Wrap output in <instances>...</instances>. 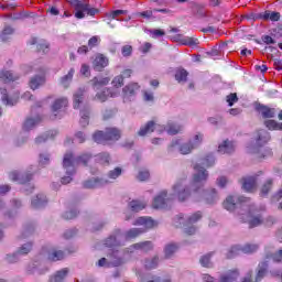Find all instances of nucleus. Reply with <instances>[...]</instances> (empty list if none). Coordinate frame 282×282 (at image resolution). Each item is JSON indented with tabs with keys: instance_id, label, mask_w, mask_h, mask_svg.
<instances>
[{
	"instance_id": "obj_5",
	"label": "nucleus",
	"mask_w": 282,
	"mask_h": 282,
	"mask_svg": "<svg viewBox=\"0 0 282 282\" xmlns=\"http://www.w3.org/2000/svg\"><path fill=\"white\" fill-rule=\"evenodd\" d=\"M204 141V134L197 133L188 142L182 141V139H175L169 147L170 153H175V151H180L182 155H188L192 153L194 149H197L199 144Z\"/></svg>"
},
{
	"instance_id": "obj_38",
	"label": "nucleus",
	"mask_w": 282,
	"mask_h": 282,
	"mask_svg": "<svg viewBox=\"0 0 282 282\" xmlns=\"http://www.w3.org/2000/svg\"><path fill=\"white\" fill-rule=\"evenodd\" d=\"M241 246H239V245H236V246H234V247H231L228 251H227V253H226V257L228 258V259H235V257H239V254H241Z\"/></svg>"
},
{
	"instance_id": "obj_28",
	"label": "nucleus",
	"mask_w": 282,
	"mask_h": 282,
	"mask_svg": "<svg viewBox=\"0 0 282 282\" xmlns=\"http://www.w3.org/2000/svg\"><path fill=\"white\" fill-rule=\"evenodd\" d=\"M256 109L262 116V118H274V109L268 108V106L259 104Z\"/></svg>"
},
{
	"instance_id": "obj_50",
	"label": "nucleus",
	"mask_w": 282,
	"mask_h": 282,
	"mask_svg": "<svg viewBox=\"0 0 282 282\" xmlns=\"http://www.w3.org/2000/svg\"><path fill=\"white\" fill-rule=\"evenodd\" d=\"M203 166H206L207 169L210 166H214L215 164V156L213 154H208L206 158L202 161Z\"/></svg>"
},
{
	"instance_id": "obj_56",
	"label": "nucleus",
	"mask_w": 282,
	"mask_h": 282,
	"mask_svg": "<svg viewBox=\"0 0 282 282\" xmlns=\"http://www.w3.org/2000/svg\"><path fill=\"white\" fill-rule=\"evenodd\" d=\"M141 282H160V278L151 274L140 275Z\"/></svg>"
},
{
	"instance_id": "obj_26",
	"label": "nucleus",
	"mask_w": 282,
	"mask_h": 282,
	"mask_svg": "<svg viewBox=\"0 0 282 282\" xmlns=\"http://www.w3.org/2000/svg\"><path fill=\"white\" fill-rule=\"evenodd\" d=\"M30 88L33 89H39V87H43L45 85V75H35L30 79Z\"/></svg>"
},
{
	"instance_id": "obj_55",
	"label": "nucleus",
	"mask_w": 282,
	"mask_h": 282,
	"mask_svg": "<svg viewBox=\"0 0 282 282\" xmlns=\"http://www.w3.org/2000/svg\"><path fill=\"white\" fill-rule=\"evenodd\" d=\"M37 50L39 52H43V54H47L50 52V43H47L46 41H41L37 44Z\"/></svg>"
},
{
	"instance_id": "obj_18",
	"label": "nucleus",
	"mask_w": 282,
	"mask_h": 282,
	"mask_svg": "<svg viewBox=\"0 0 282 282\" xmlns=\"http://www.w3.org/2000/svg\"><path fill=\"white\" fill-rule=\"evenodd\" d=\"M139 89H140V85H138L137 83H132V84H129L126 87H123V89H122L123 101L127 102V101L131 100V98H133V96H135V94L138 93Z\"/></svg>"
},
{
	"instance_id": "obj_20",
	"label": "nucleus",
	"mask_w": 282,
	"mask_h": 282,
	"mask_svg": "<svg viewBox=\"0 0 282 282\" xmlns=\"http://www.w3.org/2000/svg\"><path fill=\"white\" fill-rule=\"evenodd\" d=\"M107 65H109V58H107L105 55L98 54L95 56L93 67L96 72H102Z\"/></svg>"
},
{
	"instance_id": "obj_6",
	"label": "nucleus",
	"mask_w": 282,
	"mask_h": 282,
	"mask_svg": "<svg viewBox=\"0 0 282 282\" xmlns=\"http://www.w3.org/2000/svg\"><path fill=\"white\" fill-rule=\"evenodd\" d=\"M89 154H84L78 159H74V154H72V152H67L63 160V167L66 170L67 176L62 177L61 183L69 184V182H72V175L76 173V164H87V162H89Z\"/></svg>"
},
{
	"instance_id": "obj_35",
	"label": "nucleus",
	"mask_w": 282,
	"mask_h": 282,
	"mask_svg": "<svg viewBox=\"0 0 282 282\" xmlns=\"http://www.w3.org/2000/svg\"><path fill=\"white\" fill-rule=\"evenodd\" d=\"M160 263V258L158 256L150 258V259H145L144 261V268L145 270H155V268H158Z\"/></svg>"
},
{
	"instance_id": "obj_45",
	"label": "nucleus",
	"mask_w": 282,
	"mask_h": 282,
	"mask_svg": "<svg viewBox=\"0 0 282 282\" xmlns=\"http://www.w3.org/2000/svg\"><path fill=\"white\" fill-rule=\"evenodd\" d=\"M56 135V131H51L47 133H44L35 139L36 144H42V142H47L50 138H54Z\"/></svg>"
},
{
	"instance_id": "obj_8",
	"label": "nucleus",
	"mask_w": 282,
	"mask_h": 282,
	"mask_svg": "<svg viewBox=\"0 0 282 282\" xmlns=\"http://www.w3.org/2000/svg\"><path fill=\"white\" fill-rule=\"evenodd\" d=\"M270 142V132L268 130H260L256 137V147L250 150V153H256L257 158H269L272 155V150L270 148H264V144Z\"/></svg>"
},
{
	"instance_id": "obj_4",
	"label": "nucleus",
	"mask_w": 282,
	"mask_h": 282,
	"mask_svg": "<svg viewBox=\"0 0 282 282\" xmlns=\"http://www.w3.org/2000/svg\"><path fill=\"white\" fill-rule=\"evenodd\" d=\"M45 259L48 261H61L65 259V252L54 248L42 249V252L26 267L28 274H45L47 272V269L43 268V261Z\"/></svg>"
},
{
	"instance_id": "obj_46",
	"label": "nucleus",
	"mask_w": 282,
	"mask_h": 282,
	"mask_svg": "<svg viewBox=\"0 0 282 282\" xmlns=\"http://www.w3.org/2000/svg\"><path fill=\"white\" fill-rule=\"evenodd\" d=\"M270 191H272V180L271 178L267 180V182L262 185L261 191H260L261 197H265V195H268V193H270Z\"/></svg>"
},
{
	"instance_id": "obj_30",
	"label": "nucleus",
	"mask_w": 282,
	"mask_h": 282,
	"mask_svg": "<svg viewBox=\"0 0 282 282\" xmlns=\"http://www.w3.org/2000/svg\"><path fill=\"white\" fill-rule=\"evenodd\" d=\"M67 274H69V269L64 268L51 276L50 282H63L67 278Z\"/></svg>"
},
{
	"instance_id": "obj_14",
	"label": "nucleus",
	"mask_w": 282,
	"mask_h": 282,
	"mask_svg": "<svg viewBox=\"0 0 282 282\" xmlns=\"http://www.w3.org/2000/svg\"><path fill=\"white\" fill-rule=\"evenodd\" d=\"M173 194L167 197L166 191H162L159 195L155 196L152 203V208L160 209L166 208V204L171 199H180L177 193H175V185L172 187Z\"/></svg>"
},
{
	"instance_id": "obj_24",
	"label": "nucleus",
	"mask_w": 282,
	"mask_h": 282,
	"mask_svg": "<svg viewBox=\"0 0 282 282\" xmlns=\"http://www.w3.org/2000/svg\"><path fill=\"white\" fill-rule=\"evenodd\" d=\"M174 41L181 43V45H188V47H197L199 40L195 37H182V35L174 36Z\"/></svg>"
},
{
	"instance_id": "obj_53",
	"label": "nucleus",
	"mask_w": 282,
	"mask_h": 282,
	"mask_svg": "<svg viewBox=\"0 0 282 282\" xmlns=\"http://www.w3.org/2000/svg\"><path fill=\"white\" fill-rule=\"evenodd\" d=\"M99 44H100V37L98 35L90 37L88 41L89 50H94V47H98Z\"/></svg>"
},
{
	"instance_id": "obj_64",
	"label": "nucleus",
	"mask_w": 282,
	"mask_h": 282,
	"mask_svg": "<svg viewBox=\"0 0 282 282\" xmlns=\"http://www.w3.org/2000/svg\"><path fill=\"white\" fill-rule=\"evenodd\" d=\"M95 87H98V85H109V78L108 77H105V78H101V79H98L95 77Z\"/></svg>"
},
{
	"instance_id": "obj_40",
	"label": "nucleus",
	"mask_w": 282,
	"mask_h": 282,
	"mask_svg": "<svg viewBox=\"0 0 282 282\" xmlns=\"http://www.w3.org/2000/svg\"><path fill=\"white\" fill-rule=\"evenodd\" d=\"M175 252H177V246L175 243H169L165 246L164 248L165 259H171V257H173Z\"/></svg>"
},
{
	"instance_id": "obj_1",
	"label": "nucleus",
	"mask_w": 282,
	"mask_h": 282,
	"mask_svg": "<svg viewBox=\"0 0 282 282\" xmlns=\"http://www.w3.org/2000/svg\"><path fill=\"white\" fill-rule=\"evenodd\" d=\"M194 171L189 187L184 186L182 181L174 184V193H176L178 202H186L191 198L193 202L205 200L207 204H215L219 199L217 191L204 189L206 182H208V171L199 164L194 165Z\"/></svg>"
},
{
	"instance_id": "obj_12",
	"label": "nucleus",
	"mask_w": 282,
	"mask_h": 282,
	"mask_svg": "<svg viewBox=\"0 0 282 282\" xmlns=\"http://www.w3.org/2000/svg\"><path fill=\"white\" fill-rule=\"evenodd\" d=\"M253 271L249 270L245 276L242 278L241 282H261L268 274V261H262L258 264V270L256 276H252Z\"/></svg>"
},
{
	"instance_id": "obj_37",
	"label": "nucleus",
	"mask_w": 282,
	"mask_h": 282,
	"mask_svg": "<svg viewBox=\"0 0 282 282\" xmlns=\"http://www.w3.org/2000/svg\"><path fill=\"white\" fill-rule=\"evenodd\" d=\"M213 257V252L206 253L205 256H202L199 259V263L203 268H213V261H210V258Z\"/></svg>"
},
{
	"instance_id": "obj_3",
	"label": "nucleus",
	"mask_w": 282,
	"mask_h": 282,
	"mask_svg": "<svg viewBox=\"0 0 282 282\" xmlns=\"http://www.w3.org/2000/svg\"><path fill=\"white\" fill-rule=\"evenodd\" d=\"M133 226H143V228H132L126 231V234H122L120 229H116L104 241V246H106V248H118L124 243V239H135V237H140V235L147 232L150 228H155L158 225L151 217H139L133 223Z\"/></svg>"
},
{
	"instance_id": "obj_41",
	"label": "nucleus",
	"mask_w": 282,
	"mask_h": 282,
	"mask_svg": "<svg viewBox=\"0 0 282 282\" xmlns=\"http://www.w3.org/2000/svg\"><path fill=\"white\" fill-rule=\"evenodd\" d=\"M12 34H14V29H12L11 26H4L0 34V41L4 43L10 39V36H12Z\"/></svg>"
},
{
	"instance_id": "obj_2",
	"label": "nucleus",
	"mask_w": 282,
	"mask_h": 282,
	"mask_svg": "<svg viewBox=\"0 0 282 282\" xmlns=\"http://www.w3.org/2000/svg\"><path fill=\"white\" fill-rule=\"evenodd\" d=\"M223 206L229 212L240 208V212H238L239 220L247 221L249 228H257V226H261V224L270 227L274 224V218L272 216H269L263 220V215H261V212L252 205L250 198L243 196H228L223 203Z\"/></svg>"
},
{
	"instance_id": "obj_43",
	"label": "nucleus",
	"mask_w": 282,
	"mask_h": 282,
	"mask_svg": "<svg viewBox=\"0 0 282 282\" xmlns=\"http://www.w3.org/2000/svg\"><path fill=\"white\" fill-rule=\"evenodd\" d=\"M186 78H188V72H186V69L176 70L175 79L177 83H186Z\"/></svg>"
},
{
	"instance_id": "obj_51",
	"label": "nucleus",
	"mask_w": 282,
	"mask_h": 282,
	"mask_svg": "<svg viewBox=\"0 0 282 282\" xmlns=\"http://www.w3.org/2000/svg\"><path fill=\"white\" fill-rule=\"evenodd\" d=\"M264 124L269 131H279V122L275 120H267L264 121Z\"/></svg>"
},
{
	"instance_id": "obj_21",
	"label": "nucleus",
	"mask_w": 282,
	"mask_h": 282,
	"mask_svg": "<svg viewBox=\"0 0 282 282\" xmlns=\"http://www.w3.org/2000/svg\"><path fill=\"white\" fill-rule=\"evenodd\" d=\"M107 184H111V181L107 178H90L84 183V188H100V186Z\"/></svg>"
},
{
	"instance_id": "obj_47",
	"label": "nucleus",
	"mask_w": 282,
	"mask_h": 282,
	"mask_svg": "<svg viewBox=\"0 0 282 282\" xmlns=\"http://www.w3.org/2000/svg\"><path fill=\"white\" fill-rule=\"evenodd\" d=\"M267 259H272L275 263H281L282 261V249L278 250L275 253H267Z\"/></svg>"
},
{
	"instance_id": "obj_34",
	"label": "nucleus",
	"mask_w": 282,
	"mask_h": 282,
	"mask_svg": "<svg viewBox=\"0 0 282 282\" xmlns=\"http://www.w3.org/2000/svg\"><path fill=\"white\" fill-rule=\"evenodd\" d=\"M40 122H41V117H36L34 119L29 118L25 120V122L23 124V130L32 131V129H34V127H36V124H39Z\"/></svg>"
},
{
	"instance_id": "obj_27",
	"label": "nucleus",
	"mask_w": 282,
	"mask_h": 282,
	"mask_svg": "<svg viewBox=\"0 0 282 282\" xmlns=\"http://www.w3.org/2000/svg\"><path fill=\"white\" fill-rule=\"evenodd\" d=\"M84 98H85L84 88H79L77 91H75V94L73 95L74 109H80V105H83Z\"/></svg>"
},
{
	"instance_id": "obj_52",
	"label": "nucleus",
	"mask_w": 282,
	"mask_h": 282,
	"mask_svg": "<svg viewBox=\"0 0 282 282\" xmlns=\"http://www.w3.org/2000/svg\"><path fill=\"white\" fill-rule=\"evenodd\" d=\"M99 164H109V154L107 152L100 153L96 156Z\"/></svg>"
},
{
	"instance_id": "obj_57",
	"label": "nucleus",
	"mask_w": 282,
	"mask_h": 282,
	"mask_svg": "<svg viewBox=\"0 0 282 282\" xmlns=\"http://www.w3.org/2000/svg\"><path fill=\"white\" fill-rule=\"evenodd\" d=\"M20 257H21V253H19V251H15L12 254H7L6 259H7L8 263H17V261H19Z\"/></svg>"
},
{
	"instance_id": "obj_61",
	"label": "nucleus",
	"mask_w": 282,
	"mask_h": 282,
	"mask_svg": "<svg viewBox=\"0 0 282 282\" xmlns=\"http://www.w3.org/2000/svg\"><path fill=\"white\" fill-rule=\"evenodd\" d=\"M46 164H50V154H40V165L46 166Z\"/></svg>"
},
{
	"instance_id": "obj_36",
	"label": "nucleus",
	"mask_w": 282,
	"mask_h": 282,
	"mask_svg": "<svg viewBox=\"0 0 282 282\" xmlns=\"http://www.w3.org/2000/svg\"><path fill=\"white\" fill-rule=\"evenodd\" d=\"M241 252L243 254H252L253 252H257L259 250V245L258 243H247L243 247H240Z\"/></svg>"
},
{
	"instance_id": "obj_11",
	"label": "nucleus",
	"mask_w": 282,
	"mask_h": 282,
	"mask_svg": "<svg viewBox=\"0 0 282 282\" xmlns=\"http://www.w3.org/2000/svg\"><path fill=\"white\" fill-rule=\"evenodd\" d=\"M93 140L97 142V144H107L109 141L120 140V130L116 128H108L106 133L97 131L94 133Z\"/></svg>"
},
{
	"instance_id": "obj_42",
	"label": "nucleus",
	"mask_w": 282,
	"mask_h": 282,
	"mask_svg": "<svg viewBox=\"0 0 282 282\" xmlns=\"http://www.w3.org/2000/svg\"><path fill=\"white\" fill-rule=\"evenodd\" d=\"M79 124L82 127H87V124H89V109L88 108H85L84 110H80Z\"/></svg>"
},
{
	"instance_id": "obj_29",
	"label": "nucleus",
	"mask_w": 282,
	"mask_h": 282,
	"mask_svg": "<svg viewBox=\"0 0 282 282\" xmlns=\"http://www.w3.org/2000/svg\"><path fill=\"white\" fill-rule=\"evenodd\" d=\"M47 204V198L43 194H37L31 202L32 208H43Z\"/></svg>"
},
{
	"instance_id": "obj_19",
	"label": "nucleus",
	"mask_w": 282,
	"mask_h": 282,
	"mask_svg": "<svg viewBox=\"0 0 282 282\" xmlns=\"http://www.w3.org/2000/svg\"><path fill=\"white\" fill-rule=\"evenodd\" d=\"M243 191L254 193L257 191V176H246L241 180Z\"/></svg>"
},
{
	"instance_id": "obj_62",
	"label": "nucleus",
	"mask_w": 282,
	"mask_h": 282,
	"mask_svg": "<svg viewBox=\"0 0 282 282\" xmlns=\"http://www.w3.org/2000/svg\"><path fill=\"white\" fill-rule=\"evenodd\" d=\"M77 216H78L77 210H70V212H66L63 214L64 219H75V217H77Z\"/></svg>"
},
{
	"instance_id": "obj_17",
	"label": "nucleus",
	"mask_w": 282,
	"mask_h": 282,
	"mask_svg": "<svg viewBox=\"0 0 282 282\" xmlns=\"http://www.w3.org/2000/svg\"><path fill=\"white\" fill-rule=\"evenodd\" d=\"M134 250H142V252H149L150 250H153V242L151 241H143V242H138L131 246L128 249H123L124 256L129 254V252H133Z\"/></svg>"
},
{
	"instance_id": "obj_13",
	"label": "nucleus",
	"mask_w": 282,
	"mask_h": 282,
	"mask_svg": "<svg viewBox=\"0 0 282 282\" xmlns=\"http://www.w3.org/2000/svg\"><path fill=\"white\" fill-rule=\"evenodd\" d=\"M10 180H12V182H19V184H23L24 185V191L26 192V194L32 193V191H34V185H30L28 184V182H30V180H32V173H20L18 171H13L9 174Z\"/></svg>"
},
{
	"instance_id": "obj_59",
	"label": "nucleus",
	"mask_w": 282,
	"mask_h": 282,
	"mask_svg": "<svg viewBox=\"0 0 282 282\" xmlns=\"http://www.w3.org/2000/svg\"><path fill=\"white\" fill-rule=\"evenodd\" d=\"M150 173H149V171H147V170H143V171H140L139 172V174H138V180L140 181V182H145V180H149V177H150Z\"/></svg>"
},
{
	"instance_id": "obj_25",
	"label": "nucleus",
	"mask_w": 282,
	"mask_h": 282,
	"mask_svg": "<svg viewBox=\"0 0 282 282\" xmlns=\"http://www.w3.org/2000/svg\"><path fill=\"white\" fill-rule=\"evenodd\" d=\"M0 94L2 95L1 100L3 102V105H7L9 107H14V105H17V102H19V95H17L13 98L8 97V90L1 88L0 89Z\"/></svg>"
},
{
	"instance_id": "obj_7",
	"label": "nucleus",
	"mask_w": 282,
	"mask_h": 282,
	"mask_svg": "<svg viewBox=\"0 0 282 282\" xmlns=\"http://www.w3.org/2000/svg\"><path fill=\"white\" fill-rule=\"evenodd\" d=\"M153 131H158L162 133V131H166L170 135H176L182 131V126L173 122H169L166 127L160 126L155 123V121H149L144 127H141L139 130V135H149V133H153Z\"/></svg>"
},
{
	"instance_id": "obj_23",
	"label": "nucleus",
	"mask_w": 282,
	"mask_h": 282,
	"mask_svg": "<svg viewBox=\"0 0 282 282\" xmlns=\"http://www.w3.org/2000/svg\"><path fill=\"white\" fill-rule=\"evenodd\" d=\"M236 147L235 142L225 140L218 145V153H221L223 155H225V153H235Z\"/></svg>"
},
{
	"instance_id": "obj_49",
	"label": "nucleus",
	"mask_w": 282,
	"mask_h": 282,
	"mask_svg": "<svg viewBox=\"0 0 282 282\" xmlns=\"http://www.w3.org/2000/svg\"><path fill=\"white\" fill-rule=\"evenodd\" d=\"M111 85L116 88V89H120V87H122V85H124V77L122 75L116 76L112 82Z\"/></svg>"
},
{
	"instance_id": "obj_48",
	"label": "nucleus",
	"mask_w": 282,
	"mask_h": 282,
	"mask_svg": "<svg viewBox=\"0 0 282 282\" xmlns=\"http://www.w3.org/2000/svg\"><path fill=\"white\" fill-rule=\"evenodd\" d=\"M127 14V10H115L112 11V19H117V21H131V17L127 19H120V17Z\"/></svg>"
},
{
	"instance_id": "obj_39",
	"label": "nucleus",
	"mask_w": 282,
	"mask_h": 282,
	"mask_svg": "<svg viewBox=\"0 0 282 282\" xmlns=\"http://www.w3.org/2000/svg\"><path fill=\"white\" fill-rule=\"evenodd\" d=\"M129 206L133 213H140V210H144V208H147V204L140 200H132Z\"/></svg>"
},
{
	"instance_id": "obj_31",
	"label": "nucleus",
	"mask_w": 282,
	"mask_h": 282,
	"mask_svg": "<svg viewBox=\"0 0 282 282\" xmlns=\"http://www.w3.org/2000/svg\"><path fill=\"white\" fill-rule=\"evenodd\" d=\"M258 18L263 19V21H279V19H281V13L264 11L262 13H259Z\"/></svg>"
},
{
	"instance_id": "obj_15",
	"label": "nucleus",
	"mask_w": 282,
	"mask_h": 282,
	"mask_svg": "<svg viewBox=\"0 0 282 282\" xmlns=\"http://www.w3.org/2000/svg\"><path fill=\"white\" fill-rule=\"evenodd\" d=\"M199 219H202V212H196L187 217L184 224L186 235H195V232H197V227H195L193 224H197Z\"/></svg>"
},
{
	"instance_id": "obj_33",
	"label": "nucleus",
	"mask_w": 282,
	"mask_h": 282,
	"mask_svg": "<svg viewBox=\"0 0 282 282\" xmlns=\"http://www.w3.org/2000/svg\"><path fill=\"white\" fill-rule=\"evenodd\" d=\"M76 73V70L74 68H70L67 73V75L63 76L61 78V85L62 87H64L65 89H67V87H69V85H72V80L74 78V74Z\"/></svg>"
},
{
	"instance_id": "obj_9",
	"label": "nucleus",
	"mask_w": 282,
	"mask_h": 282,
	"mask_svg": "<svg viewBox=\"0 0 282 282\" xmlns=\"http://www.w3.org/2000/svg\"><path fill=\"white\" fill-rule=\"evenodd\" d=\"M69 6L74 8L76 19H85V15L96 17L98 9L91 8L87 0H69Z\"/></svg>"
},
{
	"instance_id": "obj_44",
	"label": "nucleus",
	"mask_w": 282,
	"mask_h": 282,
	"mask_svg": "<svg viewBox=\"0 0 282 282\" xmlns=\"http://www.w3.org/2000/svg\"><path fill=\"white\" fill-rule=\"evenodd\" d=\"M32 242H26L23 243L19 249H18V254H20V257H23V254H30V252L32 251Z\"/></svg>"
},
{
	"instance_id": "obj_10",
	"label": "nucleus",
	"mask_w": 282,
	"mask_h": 282,
	"mask_svg": "<svg viewBox=\"0 0 282 282\" xmlns=\"http://www.w3.org/2000/svg\"><path fill=\"white\" fill-rule=\"evenodd\" d=\"M112 248V252L108 254L109 261H107V258H101L98 261L99 268H118L124 264V250L116 249L117 247Z\"/></svg>"
},
{
	"instance_id": "obj_58",
	"label": "nucleus",
	"mask_w": 282,
	"mask_h": 282,
	"mask_svg": "<svg viewBox=\"0 0 282 282\" xmlns=\"http://www.w3.org/2000/svg\"><path fill=\"white\" fill-rule=\"evenodd\" d=\"M150 34H152V39H160V36H164L166 32L162 29H153L150 31Z\"/></svg>"
},
{
	"instance_id": "obj_16",
	"label": "nucleus",
	"mask_w": 282,
	"mask_h": 282,
	"mask_svg": "<svg viewBox=\"0 0 282 282\" xmlns=\"http://www.w3.org/2000/svg\"><path fill=\"white\" fill-rule=\"evenodd\" d=\"M118 96H120V91L111 88H104L100 93L96 94L95 100L105 102L108 98H118Z\"/></svg>"
},
{
	"instance_id": "obj_32",
	"label": "nucleus",
	"mask_w": 282,
	"mask_h": 282,
	"mask_svg": "<svg viewBox=\"0 0 282 282\" xmlns=\"http://www.w3.org/2000/svg\"><path fill=\"white\" fill-rule=\"evenodd\" d=\"M18 78L19 77L14 76L12 74V72H10V70H1L0 72V83L8 84V83H12V82L17 80Z\"/></svg>"
},
{
	"instance_id": "obj_60",
	"label": "nucleus",
	"mask_w": 282,
	"mask_h": 282,
	"mask_svg": "<svg viewBox=\"0 0 282 282\" xmlns=\"http://www.w3.org/2000/svg\"><path fill=\"white\" fill-rule=\"evenodd\" d=\"M239 98L237 97V94H230L227 96V102L229 105V107H232V105H235V102H238Z\"/></svg>"
},
{
	"instance_id": "obj_22",
	"label": "nucleus",
	"mask_w": 282,
	"mask_h": 282,
	"mask_svg": "<svg viewBox=\"0 0 282 282\" xmlns=\"http://www.w3.org/2000/svg\"><path fill=\"white\" fill-rule=\"evenodd\" d=\"M67 105H69L67 98L62 97L56 99L52 105V111L54 113V117L56 118V116H58V113H61V111H63V109H65Z\"/></svg>"
},
{
	"instance_id": "obj_54",
	"label": "nucleus",
	"mask_w": 282,
	"mask_h": 282,
	"mask_svg": "<svg viewBox=\"0 0 282 282\" xmlns=\"http://www.w3.org/2000/svg\"><path fill=\"white\" fill-rule=\"evenodd\" d=\"M120 175H122V169H120V167H116L115 170H112L108 173V177L110 180H118V177H120Z\"/></svg>"
},
{
	"instance_id": "obj_63",
	"label": "nucleus",
	"mask_w": 282,
	"mask_h": 282,
	"mask_svg": "<svg viewBox=\"0 0 282 282\" xmlns=\"http://www.w3.org/2000/svg\"><path fill=\"white\" fill-rule=\"evenodd\" d=\"M132 52H133V47L131 45H124L121 48L122 56H129L130 54H132Z\"/></svg>"
}]
</instances>
